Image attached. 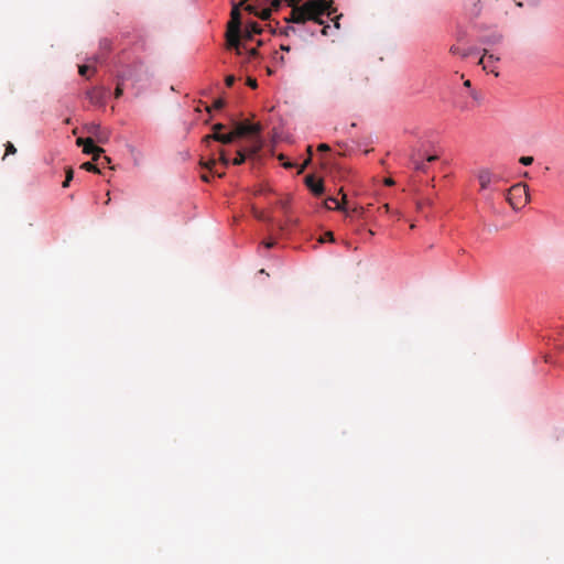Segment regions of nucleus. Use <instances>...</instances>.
Instances as JSON below:
<instances>
[{"label": "nucleus", "mask_w": 564, "mask_h": 564, "mask_svg": "<svg viewBox=\"0 0 564 564\" xmlns=\"http://www.w3.org/2000/svg\"><path fill=\"white\" fill-rule=\"evenodd\" d=\"M341 18V14L335 17L334 19V26L335 29H339L340 28V24H339V19Z\"/></svg>", "instance_id": "nucleus-42"}, {"label": "nucleus", "mask_w": 564, "mask_h": 564, "mask_svg": "<svg viewBox=\"0 0 564 564\" xmlns=\"http://www.w3.org/2000/svg\"><path fill=\"white\" fill-rule=\"evenodd\" d=\"M284 159H285V156H284L283 154H280V155H279V160H280V161H283Z\"/></svg>", "instance_id": "nucleus-56"}, {"label": "nucleus", "mask_w": 564, "mask_h": 564, "mask_svg": "<svg viewBox=\"0 0 564 564\" xmlns=\"http://www.w3.org/2000/svg\"><path fill=\"white\" fill-rule=\"evenodd\" d=\"M280 48H281V51H284V52H290L291 51V47L289 45H284V44H282L280 46Z\"/></svg>", "instance_id": "nucleus-48"}, {"label": "nucleus", "mask_w": 564, "mask_h": 564, "mask_svg": "<svg viewBox=\"0 0 564 564\" xmlns=\"http://www.w3.org/2000/svg\"><path fill=\"white\" fill-rule=\"evenodd\" d=\"M247 85L253 89L258 87L256 78L252 77H248Z\"/></svg>", "instance_id": "nucleus-35"}, {"label": "nucleus", "mask_w": 564, "mask_h": 564, "mask_svg": "<svg viewBox=\"0 0 564 564\" xmlns=\"http://www.w3.org/2000/svg\"><path fill=\"white\" fill-rule=\"evenodd\" d=\"M506 199L514 210L524 207L530 202L528 185L524 183H517L512 185L507 191Z\"/></svg>", "instance_id": "nucleus-2"}, {"label": "nucleus", "mask_w": 564, "mask_h": 564, "mask_svg": "<svg viewBox=\"0 0 564 564\" xmlns=\"http://www.w3.org/2000/svg\"><path fill=\"white\" fill-rule=\"evenodd\" d=\"M130 78V75H128L127 73H122V74H119L117 75V87L115 89V98L118 99L122 96L123 94V82L129 79Z\"/></svg>", "instance_id": "nucleus-14"}, {"label": "nucleus", "mask_w": 564, "mask_h": 564, "mask_svg": "<svg viewBox=\"0 0 564 564\" xmlns=\"http://www.w3.org/2000/svg\"><path fill=\"white\" fill-rule=\"evenodd\" d=\"M261 148H262V141L259 138H257L250 147L242 149V150L247 154V158H251V156L257 155L258 152L261 150Z\"/></svg>", "instance_id": "nucleus-15"}, {"label": "nucleus", "mask_w": 564, "mask_h": 564, "mask_svg": "<svg viewBox=\"0 0 564 564\" xmlns=\"http://www.w3.org/2000/svg\"><path fill=\"white\" fill-rule=\"evenodd\" d=\"M215 175H217L218 177H224L225 173L221 172V171H213Z\"/></svg>", "instance_id": "nucleus-49"}, {"label": "nucleus", "mask_w": 564, "mask_h": 564, "mask_svg": "<svg viewBox=\"0 0 564 564\" xmlns=\"http://www.w3.org/2000/svg\"><path fill=\"white\" fill-rule=\"evenodd\" d=\"M437 159H438V156H437V155H429V156L426 158V161H427V162H435Z\"/></svg>", "instance_id": "nucleus-46"}, {"label": "nucleus", "mask_w": 564, "mask_h": 564, "mask_svg": "<svg viewBox=\"0 0 564 564\" xmlns=\"http://www.w3.org/2000/svg\"><path fill=\"white\" fill-rule=\"evenodd\" d=\"M232 131L236 139L245 135H256L260 133L261 126L259 123H250L248 121L237 122Z\"/></svg>", "instance_id": "nucleus-4"}, {"label": "nucleus", "mask_w": 564, "mask_h": 564, "mask_svg": "<svg viewBox=\"0 0 564 564\" xmlns=\"http://www.w3.org/2000/svg\"><path fill=\"white\" fill-rule=\"evenodd\" d=\"M240 3L234 4L231 10V20L228 24V28H231L232 30H236L237 32L240 31L241 25V15H240Z\"/></svg>", "instance_id": "nucleus-11"}, {"label": "nucleus", "mask_w": 564, "mask_h": 564, "mask_svg": "<svg viewBox=\"0 0 564 564\" xmlns=\"http://www.w3.org/2000/svg\"><path fill=\"white\" fill-rule=\"evenodd\" d=\"M236 82V78L234 75H228L226 78H225V83H226V86L227 87H231Z\"/></svg>", "instance_id": "nucleus-33"}, {"label": "nucleus", "mask_w": 564, "mask_h": 564, "mask_svg": "<svg viewBox=\"0 0 564 564\" xmlns=\"http://www.w3.org/2000/svg\"><path fill=\"white\" fill-rule=\"evenodd\" d=\"M77 144L83 147V152L86 154H90L93 152H105V150L100 147H97L94 142L93 138H78Z\"/></svg>", "instance_id": "nucleus-9"}, {"label": "nucleus", "mask_w": 564, "mask_h": 564, "mask_svg": "<svg viewBox=\"0 0 564 564\" xmlns=\"http://www.w3.org/2000/svg\"><path fill=\"white\" fill-rule=\"evenodd\" d=\"M219 162L224 165V166H228L230 161L227 156V152L224 150V149H219Z\"/></svg>", "instance_id": "nucleus-22"}, {"label": "nucleus", "mask_w": 564, "mask_h": 564, "mask_svg": "<svg viewBox=\"0 0 564 564\" xmlns=\"http://www.w3.org/2000/svg\"><path fill=\"white\" fill-rule=\"evenodd\" d=\"M88 69H89L88 65H82V66H79V74L82 76H85L87 74Z\"/></svg>", "instance_id": "nucleus-38"}, {"label": "nucleus", "mask_w": 564, "mask_h": 564, "mask_svg": "<svg viewBox=\"0 0 564 564\" xmlns=\"http://www.w3.org/2000/svg\"><path fill=\"white\" fill-rule=\"evenodd\" d=\"M226 128L225 124L223 123H215L213 127H212V130H213V133H220L221 130H224Z\"/></svg>", "instance_id": "nucleus-31"}, {"label": "nucleus", "mask_w": 564, "mask_h": 564, "mask_svg": "<svg viewBox=\"0 0 564 564\" xmlns=\"http://www.w3.org/2000/svg\"><path fill=\"white\" fill-rule=\"evenodd\" d=\"M200 178H202V181H204V182H209V177H208V175H207V174H203V175L200 176Z\"/></svg>", "instance_id": "nucleus-50"}, {"label": "nucleus", "mask_w": 564, "mask_h": 564, "mask_svg": "<svg viewBox=\"0 0 564 564\" xmlns=\"http://www.w3.org/2000/svg\"><path fill=\"white\" fill-rule=\"evenodd\" d=\"M272 9H263L258 15L261 20H269L271 17Z\"/></svg>", "instance_id": "nucleus-25"}, {"label": "nucleus", "mask_w": 564, "mask_h": 564, "mask_svg": "<svg viewBox=\"0 0 564 564\" xmlns=\"http://www.w3.org/2000/svg\"><path fill=\"white\" fill-rule=\"evenodd\" d=\"M212 140L220 142L223 144H230L236 140V137L234 134V131H230L228 133H212L205 135L203 142L208 144Z\"/></svg>", "instance_id": "nucleus-6"}, {"label": "nucleus", "mask_w": 564, "mask_h": 564, "mask_svg": "<svg viewBox=\"0 0 564 564\" xmlns=\"http://www.w3.org/2000/svg\"><path fill=\"white\" fill-rule=\"evenodd\" d=\"M329 29H330L329 25H324L323 29L321 30V33L326 36V35H328Z\"/></svg>", "instance_id": "nucleus-44"}, {"label": "nucleus", "mask_w": 564, "mask_h": 564, "mask_svg": "<svg viewBox=\"0 0 564 564\" xmlns=\"http://www.w3.org/2000/svg\"><path fill=\"white\" fill-rule=\"evenodd\" d=\"M273 245H274V242H273V241H268V242H265V243H264V246H265L267 248H271V247H273Z\"/></svg>", "instance_id": "nucleus-52"}, {"label": "nucleus", "mask_w": 564, "mask_h": 564, "mask_svg": "<svg viewBox=\"0 0 564 564\" xmlns=\"http://www.w3.org/2000/svg\"><path fill=\"white\" fill-rule=\"evenodd\" d=\"M382 208L386 210V213H389L390 210V206L388 204H384Z\"/></svg>", "instance_id": "nucleus-54"}, {"label": "nucleus", "mask_w": 564, "mask_h": 564, "mask_svg": "<svg viewBox=\"0 0 564 564\" xmlns=\"http://www.w3.org/2000/svg\"><path fill=\"white\" fill-rule=\"evenodd\" d=\"M107 93H108V89L105 87H94L86 93V96L91 104L98 105V106H105V99H106Z\"/></svg>", "instance_id": "nucleus-5"}, {"label": "nucleus", "mask_w": 564, "mask_h": 564, "mask_svg": "<svg viewBox=\"0 0 564 564\" xmlns=\"http://www.w3.org/2000/svg\"><path fill=\"white\" fill-rule=\"evenodd\" d=\"M107 196H108V199H106V204H109V202H110V193L109 192L107 193Z\"/></svg>", "instance_id": "nucleus-55"}, {"label": "nucleus", "mask_w": 564, "mask_h": 564, "mask_svg": "<svg viewBox=\"0 0 564 564\" xmlns=\"http://www.w3.org/2000/svg\"><path fill=\"white\" fill-rule=\"evenodd\" d=\"M283 166L286 167V169H291V167L294 166V164L289 162V163H283Z\"/></svg>", "instance_id": "nucleus-51"}, {"label": "nucleus", "mask_w": 564, "mask_h": 564, "mask_svg": "<svg viewBox=\"0 0 564 564\" xmlns=\"http://www.w3.org/2000/svg\"><path fill=\"white\" fill-rule=\"evenodd\" d=\"M487 55V51H485L484 56L479 59L478 64L482 65V68L487 72L495 73L496 76H498V73L495 72V69L491 67V65L497 62L499 58L495 57L492 54Z\"/></svg>", "instance_id": "nucleus-12"}, {"label": "nucleus", "mask_w": 564, "mask_h": 564, "mask_svg": "<svg viewBox=\"0 0 564 564\" xmlns=\"http://www.w3.org/2000/svg\"><path fill=\"white\" fill-rule=\"evenodd\" d=\"M305 184L310 188V191L316 195L321 196L324 193V183L322 180H317L314 175L310 174L305 176Z\"/></svg>", "instance_id": "nucleus-7"}, {"label": "nucleus", "mask_w": 564, "mask_h": 564, "mask_svg": "<svg viewBox=\"0 0 564 564\" xmlns=\"http://www.w3.org/2000/svg\"><path fill=\"white\" fill-rule=\"evenodd\" d=\"M245 10H246V11H249V12H251V13L258 14V12L256 11V8H254L253 6H251V4H247V6L245 7Z\"/></svg>", "instance_id": "nucleus-41"}, {"label": "nucleus", "mask_w": 564, "mask_h": 564, "mask_svg": "<svg viewBox=\"0 0 564 564\" xmlns=\"http://www.w3.org/2000/svg\"><path fill=\"white\" fill-rule=\"evenodd\" d=\"M282 6V0H271V8L272 10H279Z\"/></svg>", "instance_id": "nucleus-34"}, {"label": "nucleus", "mask_w": 564, "mask_h": 564, "mask_svg": "<svg viewBox=\"0 0 564 564\" xmlns=\"http://www.w3.org/2000/svg\"><path fill=\"white\" fill-rule=\"evenodd\" d=\"M216 160L214 158L209 159L208 161L204 162V161H200V165L204 167V169H207L208 171H214V167L216 165Z\"/></svg>", "instance_id": "nucleus-23"}, {"label": "nucleus", "mask_w": 564, "mask_h": 564, "mask_svg": "<svg viewBox=\"0 0 564 564\" xmlns=\"http://www.w3.org/2000/svg\"><path fill=\"white\" fill-rule=\"evenodd\" d=\"M343 195L341 197V202H339L337 198L335 197H328L326 200H325V207L328 208V209H332L333 207L330 205H328V202H332L333 204H335V209L337 210H345V204L347 202V196L346 194L343 193V189L339 191Z\"/></svg>", "instance_id": "nucleus-13"}, {"label": "nucleus", "mask_w": 564, "mask_h": 564, "mask_svg": "<svg viewBox=\"0 0 564 564\" xmlns=\"http://www.w3.org/2000/svg\"><path fill=\"white\" fill-rule=\"evenodd\" d=\"M247 160V154L245 153L243 150H238L237 151V156L232 160V164L234 165H241L242 163H245Z\"/></svg>", "instance_id": "nucleus-19"}, {"label": "nucleus", "mask_w": 564, "mask_h": 564, "mask_svg": "<svg viewBox=\"0 0 564 564\" xmlns=\"http://www.w3.org/2000/svg\"><path fill=\"white\" fill-rule=\"evenodd\" d=\"M292 8L290 17L285 18L288 23L301 24L306 21H314L322 25L324 21L321 19L322 15L330 17L336 12V8L333 7V1L327 0H308L302 6H296V0H285Z\"/></svg>", "instance_id": "nucleus-1"}, {"label": "nucleus", "mask_w": 564, "mask_h": 564, "mask_svg": "<svg viewBox=\"0 0 564 564\" xmlns=\"http://www.w3.org/2000/svg\"><path fill=\"white\" fill-rule=\"evenodd\" d=\"M15 152H17L15 147L11 142H8L6 144V154L4 155L14 154Z\"/></svg>", "instance_id": "nucleus-29"}, {"label": "nucleus", "mask_w": 564, "mask_h": 564, "mask_svg": "<svg viewBox=\"0 0 564 564\" xmlns=\"http://www.w3.org/2000/svg\"><path fill=\"white\" fill-rule=\"evenodd\" d=\"M253 216L259 220H267V217L262 210L253 208Z\"/></svg>", "instance_id": "nucleus-30"}, {"label": "nucleus", "mask_w": 564, "mask_h": 564, "mask_svg": "<svg viewBox=\"0 0 564 564\" xmlns=\"http://www.w3.org/2000/svg\"><path fill=\"white\" fill-rule=\"evenodd\" d=\"M449 52L454 55H460L462 57H467L469 55L468 51L460 50L458 46H451Z\"/></svg>", "instance_id": "nucleus-20"}, {"label": "nucleus", "mask_w": 564, "mask_h": 564, "mask_svg": "<svg viewBox=\"0 0 564 564\" xmlns=\"http://www.w3.org/2000/svg\"><path fill=\"white\" fill-rule=\"evenodd\" d=\"M325 241H334V234L332 231H326L321 238H319V242H325Z\"/></svg>", "instance_id": "nucleus-27"}, {"label": "nucleus", "mask_w": 564, "mask_h": 564, "mask_svg": "<svg viewBox=\"0 0 564 564\" xmlns=\"http://www.w3.org/2000/svg\"><path fill=\"white\" fill-rule=\"evenodd\" d=\"M384 184L387 186H392L394 184V181L392 178L388 177V178L384 180Z\"/></svg>", "instance_id": "nucleus-47"}, {"label": "nucleus", "mask_w": 564, "mask_h": 564, "mask_svg": "<svg viewBox=\"0 0 564 564\" xmlns=\"http://www.w3.org/2000/svg\"><path fill=\"white\" fill-rule=\"evenodd\" d=\"M261 32L262 29L257 22H250L246 26L245 36L251 39L253 34H260Z\"/></svg>", "instance_id": "nucleus-16"}, {"label": "nucleus", "mask_w": 564, "mask_h": 564, "mask_svg": "<svg viewBox=\"0 0 564 564\" xmlns=\"http://www.w3.org/2000/svg\"><path fill=\"white\" fill-rule=\"evenodd\" d=\"M248 54L250 57H256L258 55V50L257 48H250L248 51Z\"/></svg>", "instance_id": "nucleus-43"}, {"label": "nucleus", "mask_w": 564, "mask_h": 564, "mask_svg": "<svg viewBox=\"0 0 564 564\" xmlns=\"http://www.w3.org/2000/svg\"><path fill=\"white\" fill-rule=\"evenodd\" d=\"M227 45L229 48H235L237 54H241L240 50V31L232 30L228 28L227 31Z\"/></svg>", "instance_id": "nucleus-8"}, {"label": "nucleus", "mask_w": 564, "mask_h": 564, "mask_svg": "<svg viewBox=\"0 0 564 564\" xmlns=\"http://www.w3.org/2000/svg\"><path fill=\"white\" fill-rule=\"evenodd\" d=\"M65 173H66V177H65V181L63 182L62 186L68 187L70 181L73 180L74 171L72 167H67Z\"/></svg>", "instance_id": "nucleus-21"}, {"label": "nucleus", "mask_w": 564, "mask_h": 564, "mask_svg": "<svg viewBox=\"0 0 564 564\" xmlns=\"http://www.w3.org/2000/svg\"><path fill=\"white\" fill-rule=\"evenodd\" d=\"M111 163V159L109 156H106L104 155L99 161H98V166L99 169L100 167H106V166H109Z\"/></svg>", "instance_id": "nucleus-26"}, {"label": "nucleus", "mask_w": 564, "mask_h": 564, "mask_svg": "<svg viewBox=\"0 0 564 564\" xmlns=\"http://www.w3.org/2000/svg\"><path fill=\"white\" fill-rule=\"evenodd\" d=\"M80 167L83 170L87 171V172L100 173V169L98 166V163L94 164L93 162H85V163L82 164Z\"/></svg>", "instance_id": "nucleus-18"}, {"label": "nucleus", "mask_w": 564, "mask_h": 564, "mask_svg": "<svg viewBox=\"0 0 564 564\" xmlns=\"http://www.w3.org/2000/svg\"><path fill=\"white\" fill-rule=\"evenodd\" d=\"M296 29L294 26H286L283 31L285 35H289L290 33H295Z\"/></svg>", "instance_id": "nucleus-40"}, {"label": "nucleus", "mask_w": 564, "mask_h": 564, "mask_svg": "<svg viewBox=\"0 0 564 564\" xmlns=\"http://www.w3.org/2000/svg\"><path fill=\"white\" fill-rule=\"evenodd\" d=\"M470 96H471L475 100H479V99H480V95H479L476 90H471V91H470Z\"/></svg>", "instance_id": "nucleus-45"}, {"label": "nucleus", "mask_w": 564, "mask_h": 564, "mask_svg": "<svg viewBox=\"0 0 564 564\" xmlns=\"http://www.w3.org/2000/svg\"><path fill=\"white\" fill-rule=\"evenodd\" d=\"M85 130L90 135L89 138L94 139V142L106 143L110 138V131L97 122L87 123Z\"/></svg>", "instance_id": "nucleus-3"}, {"label": "nucleus", "mask_w": 564, "mask_h": 564, "mask_svg": "<svg viewBox=\"0 0 564 564\" xmlns=\"http://www.w3.org/2000/svg\"><path fill=\"white\" fill-rule=\"evenodd\" d=\"M464 86L469 88V87L471 86L470 80H468V79H467V80H465V82H464Z\"/></svg>", "instance_id": "nucleus-53"}, {"label": "nucleus", "mask_w": 564, "mask_h": 564, "mask_svg": "<svg viewBox=\"0 0 564 564\" xmlns=\"http://www.w3.org/2000/svg\"><path fill=\"white\" fill-rule=\"evenodd\" d=\"M477 178L480 185V189H487L490 183L494 181L495 175L488 169H481L477 173Z\"/></svg>", "instance_id": "nucleus-10"}, {"label": "nucleus", "mask_w": 564, "mask_h": 564, "mask_svg": "<svg viewBox=\"0 0 564 564\" xmlns=\"http://www.w3.org/2000/svg\"><path fill=\"white\" fill-rule=\"evenodd\" d=\"M317 149H318V151H322V152H327L330 150L329 145L326 143H321Z\"/></svg>", "instance_id": "nucleus-39"}, {"label": "nucleus", "mask_w": 564, "mask_h": 564, "mask_svg": "<svg viewBox=\"0 0 564 564\" xmlns=\"http://www.w3.org/2000/svg\"><path fill=\"white\" fill-rule=\"evenodd\" d=\"M411 162L414 165V169L420 172H426L427 166L424 162L416 159L415 153L411 154L410 156Z\"/></svg>", "instance_id": "nucleus-17"}, {"label": "nucleus", "mask_w": 564, "mask_h": 564, "mask_svg": "<svg viewBox=\"0 0 564 564\" xmlns=\"http://www.w3.org/2000/svg\"><path fill=\"white\" fill-rule=\"evenodd\" d=\"M224 106H225V100H224V99H220V98H219V99H216V100L214 101V104H213V108H214V109H217V110L221 109Z\"/></svg>", "instance_id": "nucleus-32"}, {"label": "nucleus", "mask_w": 564, "mask_h": 564, "mask_svg": "<svg viewBox=\"0 0 564 564\" xmlns=\"http://www.w3.org/2000/svg\"><path fill=\"white\" fill-rule=\"evenodd\" d=\"M100 47L105 50H110V41L107 39H104L100 41Z\"/></svg>", "instance_id": "nucleus-36"}, {"label": "nucleus", "mask_w": 564, "mask_h": 564, "mask_svg": "<svg viewBox=\"0 0 564 564\" xmlns=\"http://www.w3.org/2000/svg\"><path fill=\"white\" fill-rule=\"evenodd\" d=\"M534 159L533 156H521L519 159V162L525 166L531 165L533 163Z\"/></svg>", "instance_id": "nucleus-28"}, {"label": "nucleus", "mask_w": 564, "mask_h": 564, "mask_svg": "<svg viewBox=\"0 0 564 564\" xmlns=\"http://www.w3.org/2000/svg\"><path fill=\"white\" fill-rule=\"evenodd\" d=\"M307 152H308V158L303 162V164L301 165L300 170H299V173H302L305 167L310 164L311 160H312V147L308 145L307 147Z\"/></svg>", "instance_id": "nucleus-24"}, {"label": "nucleus", "mask_w": 564, "mask_h": 564, "mask_svg": "<svg viewBox=\"0 0 564 564\" xmlns=\"http://www.w3.org/2000/svg\"><path fill=\"white\" fill-rule=\"evenodd\" d=\"M104 152H93L90 153L93 155V161L98 162L104 155H101Z\"/></svg>", "instance_id": "nucleus-37"}]
</instances>
